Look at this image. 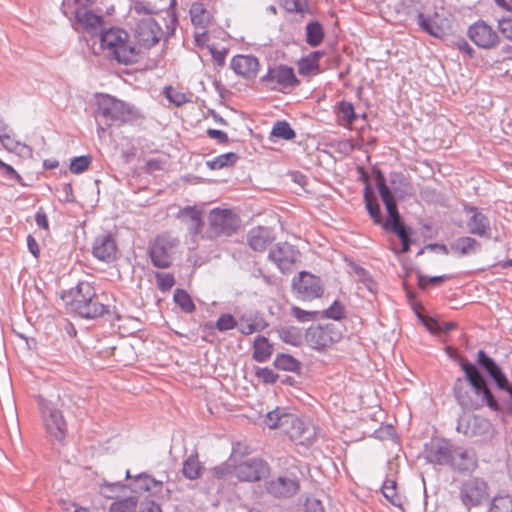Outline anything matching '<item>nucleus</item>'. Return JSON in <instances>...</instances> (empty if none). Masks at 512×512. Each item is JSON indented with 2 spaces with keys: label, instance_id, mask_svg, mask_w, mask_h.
<instances>
[{
  "label": "nucleus",
  "instance_id": "nucleus-1",
  "mask_svg": "<svg viewBox=\"0 0 512 512\" xmlns=\"http://www.w3.org/2000/svg\"><path fill=\"white\" fill-rule=\"evenodd\" d=\"M101 48L122 64L137 62L139 52L129 34L121 28L111 27L100 35Z\"/></svg>",
  "mask_w": 512,
  "mask_h": 512
},
{
  "label": "nucleus",
  "instance_id": "nucleus-2",
  "mask_svg": "<svg viewBox=\"0 0 512 512\" xmlns=\"http://www.w3.org/2000/svg\"><path fill=\"white\" fill-rule=\"evenodd\" d=\"M71 296L72 299L68 303L70 309L83 318H96L107 311V306L100 301L90 282H79Z\"/></svg>",
  "mask_w": 512,
  "mask_h": 512
},
{
  "label": "nucleus",
  "instance_id": "nucleus-3",
  "mask_svg": "<svg viewBox=\"0 0 512 512\" xmlns=\"http://www.w3.org/2000/svg\"><path fill=\"white\" fill-rule=\"evenodd\" d=\"M377 188L388 213V219L383 226L385 229H391L399 237L402 243L401 251L406 253L410 249L408 230L401 222L394 196L382 176L377 179Z\"/></svg>",
  "mask_w": 512,
  "mask_h": 512
},
{
  "label": "nucleus",
  "instance_id": "nucleus-4",
  "mask_svg": "<svg viewBox=\"0 0 512 512\" xmlns=\"http://www.w3.org/2000/svg\"><path fill=\"white\" fill-rule=\"evenodd\" d=\"M97 116L102 117L107 125H112L133 121L139 117V112L121 100L102 95L98 99Z\"/></svg>",
  "mask_w": 512,
  "mask_h": 512
},
{
  "label": "nucleus",
  "instance_id": "nucleus-5",
  "mask_svg": "<svg viewBox=\"0 0 512 512\" xmlns=\"http://www.w3.org/2000/svg\"><path fill=\"white\" fill-rule=\"evenodd\" d=\"M37 402L46 432L51 438L62 441L67 432V423L62 412L55 403L42 397H39Z\"/></svg>",
  "mask_w": 512,
  "mask_h": 512
},
{
  "label": "nucleus",
  "instance_id": "nucleus-6",
  "mask_svg": "<svg viewBox=\"0 0 512 512\" xmlns=\"http://www.w3.org/2000/svg\"><path fill=\"white\" fill-rule=\"evenodd\" d=\"M459 498L468 510L488 502L490 495L486 481L478 477L464 480L459 488Z\"/></svg>",
  "mask_w": 512,
  "mask_h": 512
},
{
  "label": "nucleus",
  "instance_id": "nucleus-7",
  "mask_svg": "<svg viewBox=\"0 0 512 512\" xmlns=\"http://www.w3.org/2000/svg\"><path fill=\"white\" fill-rule=\"evenodd\" d=\"M209 238L231 236L240 226L238 216L230 209L215 208L208 215Z\"/></svg>",
  "mask_w": 512,
  "mask_h": 512
},
{
  "label": "nucleus",
  "instance_id": "nucleus-8",
  "mask_svg": "<svg viewBox=\"0 0 512 512\" xmlns=\"http://www.w3.org/2000/svg\"><path fill=\"white\" fill-rule=\"evenodd\" d=\"M342 335L335 324L311 326L306 341L315 350H324L340 341Z\"/></svg>",
  "mask_w": 512,
  "mask_h": 512
},
{
  "label": "nucleus",
  "instance_id": "nucleus-9",
  "mask_svg": "<svg viewBox=\"0 0 512 512\" xmlns=\"http://www.w3.org/2000/svg\"><path fill=\"white\" fill-rule=\"evenodd\" d=\"M461 367L465 372L466 378L472 386L475 394L481 397L482 402L485 403L491 410L498 411V402L487 387L483 376L480 374L476 366L468 362H462Z\"/></svg>",
  "mask_w": 512,
  "mask_h": 512
},
{
  "label": "nucleus",
  "instance_id": "nucleus-10",
  "mask_svg": "<svg viewBox=\"0 0 512 512\" xmlns=\"http://www.w3.org/2000/svg\"><path fill=\"white\" fill-rule=\"evenodd\" d=\"M292 289L296 296L304 301H310L322 295L323 289L318 277L302 271L292 280Z\"/></svg>",
  "mask_w": 512,
  "mask_h": 512
},
{
  "label": "nucleus",
  "instance_id": "nucleus-11",
  "mask_svg": "<svg viewBox=\"0 0 512 512\" xmlns=\"http://www.w3.org/2000/svg\"><path fill=\"white\" fill-rule=\"evenodd\" d=\"M176 245L177 240L168 234L156 237L149 248V254L153 265L158 268L169 267L172 261V251Z\"/></svg>",
  "mask_w": 512,
  "mask_h": 512
},
{
  "label": "nucleus",
  "instance_id": "nucleus-12",
  "mask_svg": "<svg viewBox=\"0 0 512 512\" xmlns=\"http://www.w3.org/2000/svg\"><path fill=\"white\" fill-rule=\"evenodd\" d=\"M453 448L454 444L449 440L433 438L425 444L424 457L431 464L449 467Z\"/></svg>",
  "mask_w": 512,
  "mask_h": 512
},
{
  "label": "nucleus",
  "instance_id": "nucleus-13",
  "mask_svg": "<svg viewBox=\"0 0 512 512\" xmlns=\"http://www.w3.org/2000/svg\"><path fill=\"white\" fill-rule=\"evenodd\" d=\"M468 37L476 46L487 50L497 47L500 43L497 31L483 20H479L469 27Z\"/></svg>",
  "mask_w": 512,
  "mask_h": 512
},
{
  "label": "nucleus",
  "instance_id": "nucleus-14",
  "mask_svg": "<svg viewBox=\"0 0 512 512\" xmlns=\"http://www.w3.org/2000/svg\"><path fill=\"white\" fill-rule=\"evenodd\" d=\"M478 363L488 372L499 389L508 392V410L512 413V384L494 360L488 357L482 350L478 352Z\"/></svg>",
  "mask_w": 512,
  "mask_h": 512
},
{
  "label": "nucleus",
  "instance_id": "nucleus-15",
  "mask_svg": "<svg viewBox=\"0 0 512 512\" xmlns=\"http://www.w3.org/2000/svg\"><path fill=\"white\" fill-rule=\"evenodd\" d=\"M162 36V29L152 17H145L135 26V37L140 45L150 48L157 44Z\"/></svg>",
  "mask_w": 512,
  "mask_h": 512
},
{
  "label": "nucleus",
  "instance_id": "nucleus-16",
  "mask_svg": "<svg viewBox=\"0 0 512 512\" xmlns=\"http://www.w3.org/2000/svg\"><path fill=\"white\" fill-rule=\"evenodd\" d=\"M288 419L289 421L287 422V426L283 428V431L289 436V438L298 444H311L315 437L314 427L304 423V421L294 414H291Z\"/></svg>",
  "mask_w": 512,
  "mask_h": 512
},
{
  "label": "nucleus",
  "instance_id": "nucleus-17",
  "mask_svg": "<svg viewBox=\"0 0 512 512\" xmlns=\"http://www.w3.org/2000/svg\"><path fill=\"white\" fill-rule=\"evenodd\" d=\"M298 256L299 251L286 242L278 243L268 254L269 260L283 273L291 270Z\"/></svg>",
  "mask_w": 512,
  "mask_h": 512
},
{
  "label": "nucleus",
  "instance_id": "nucleus-18",
  "mask_svg": "<svg viewBox=\"0 0 512 512\" xmlns=\"http://www.w3.org/2000/svg\"><path fill=\"white\" fill-rule=\"evenodd\" d=\"M267 464L258 458L243 461L235 467L236 477L241 481H259L268 473Z\"/></svg>",
  "mask_w": 512,
  "mask_h": 512
},
{
  "label": "nucleus",
  "instance_id": "nucleus-19",
  "mask_svg": "<svg viewBox=\"0 0 512 512\" xmlns=\"http://www.w3.org/2000/svg\"><path fill=\"white\" fill-rule=\"evenodd\" d=\"M262 81L271 85L273 89L276 88L275 85L288 88L298 83L294 70L284 65L269 68L267 74L262 77Z\"/></svg>",
  "mask_w": 512,
  "mask_h": 512
},
{
  "label": "nucleus",
  "instance_id": "nucleus-20",
  "mask_svg": "<svg viewBox=\"0 0 512 512\" xmlns=\"http://www.w3.org/2000/svg\"><path fill=\"white\" fill-rule=\"evenodd\" d=\"M299 490V481L294 475H283L267 483V491L275 497L288 498Z\"/></svg>",
  "mask_w": 512,
  "mask_h": 512
},
{
  "label": "nucleus",
  "instance_id": "nucleus-21",
  "mask_svg": "<svg viewBox=\"0 0 512 512\" xmlns=\"http://www.w3.org/2000/svg\"><path fill=\"white\" fill-rule=\"evenodd\" d=\"M449 467L459 472L472 471L477 467V457L473 450L454 445Z\"/></svg>",
  "mask_w": 512,
  "mask_h": 512
},
{
  "label": "nucleus",
  "instance_id": "nucleus-22",
  "mask_svg": "<svg viewBox=\"0 0 512 512\" xmlns=\"http://www.w3.org/2000/svg\"><path fill=\"white\" fill-rule=\"evenodd\" d=\"M465 209L467 212L471 213V216L467 221L469 233L483 238H490L491 227L487 216L473 206L466 207Z\"/></svg>",
  "mask_w": 512,
  "mask_h": 512
},
{
  "label": "nucleus",
  "instance_id": "nucleus-23",
  "mask_svg": "<svg viewBox=\"0 0 512 512\" xmlns=\"http://www.w3.org/2000/svg\"><path fill=\"white\" fill-rule=\"evenodd\" d=\"M92 254L101 261H113L117 254L115 239L110 234L98 236L93 243Z\"/></svg>",
  "mask_w": 512,
  "mask_h": 512
},
{
  "label": "nucleus",
  "instance_id": "nucleus-24",
  "mask_svg": "<svg viewBox=\"0 0 512 512\" xmlns=\"http://www.w3.org/2000/svg\"><path fill=\"white\" fill-rule=\"evenodd\" d=\"M419 27L435 38H442L445 35V20L438 12L425 14L419 12L417 15Z\"/></svg>",
  "mask_w": 512,
  "mask_h": 512
},
{
  "label": "nucleus",
  "instance_id": "nucleus-25",
  "mask_svg": "<svg viewBox=\"0 0 512 512\" xmlns=\"http://www.w3.org/2000/svg\"><path fill=\"white\" fill-rule=\"evenodd\" d=\"M231 69L237 74L246 79L255 78L258 69V59L251 55H237L231 60Z\"/></svg>",
  "mask_w": 512,
  "mask_h": 512
},
{
  "label": "nucleus",
  "instance_id": "nucleus-26",
  "mask_svg": "<svg viewBox=\"0 0 512 512\" xmlns=\"http://www.w3.org/2000/svg\"><path fill=\"white\" fill-rule=\"evenodd\" d=\"M275 240V234L268 227L258 226L251 229L247 234V243L249 247L257 252H263L267 246Z\"/></svg>",
  "mask_w": 512,
  "mask_h": 512
},
{
  "label": "nucleus",
  "instance_id": "nucleus-27",
  "mask_svg": "<svg viewBox=\"0 0 512 512\" xmlns=\"http://www.w3.org/2000/svg\"><path fill=\"white\" fill-rule=\"evenodd\" d=\"M489 426V422L485 419L464 415L458 419L456 430L467 437H473L479 434L480 429H487Z\"/></svg>",
  "mask_w": 512,
  "mask_h": 512
},
{
  "label": "nucleus",
  "instance_id": "nucleus-28",
  "mask_svg": "<svg viewBox=\"0 0 512 512\" xmlns=\"http://www.w3.org/2000/svg\"><path fill=\"white\" fill-rule=\"evenodd\" d=\"M163 488V483L161 481L155 480L146 474L138 475L133 483V491L135 493L141 494L142 492H148L152 496H157L161 494Z\"/></svg>",
  "mask_w": 512,
  "mask_h": 512
},
{
  "label": "nucleus",
  "instance_id": "nucleus-29",
  "mask_svg": "<svg viewBox=\"0 0 512 512\" xmlns=\"http://www.w3.org/2000/svg\"><path fill=\"white\" fill-rule=\"evenodd\" d=\"M179 217L187 225L192 235H197L202 229L201 211L194 207H186L179 212Z\"/></svg>",
  "mask_w": 512,
  "mask_h": 512
},
{
  "label": "nucleus",
  "instance_id": "nucleus-30",
  "mask_svg": "<svg viewBox=\"0 0 512 512\" xmlns=\"http://www.w3.org/2000/svg\"><path fill=\"white\" fill-rule=\"evenodd\" d=\"M267 327L265 320L258 315H243L238 320V330L244 335L261 332Z\"/></svg>",
  "mask_w": 512,
  "mask_h": 512
},
{
  "label": "nucleus",
  "instance_id": "nucleus-31",
  "mask_svg": "<svg viewBox=\"0 0 512 512\" xmlns=\"http://www.w3.org/2000/svg\"><path fill=\"white\" fill-rule=\"evenodd\" d=\"M335 114L338 124L345 128H351L357 119L353 104L347 101H341L336 105Z\"/></svg>",
  "mask_w": 512,
  "mask_h": 512
},
{
  "label": "nucleus",
  "instance_id": "nucleus-32",
  "mask_svg": "<svg viewBox=\"0 0 512 512\" xmlns=\"http://www.w3.org/2000/svg\"><path fill=\"white\" fill-rule=\"evenodd\" d=\"M190 17L195 28H207L212 19L210 11L200 2H195L191 5Z\"/></svg>",
  "mask_w": 512,
  "mask_h": 512
},
{
  "label": "nucleus",
  "instance_id": "nucleus-33",
  "mask_svg": "<svg viewBox=\"0 0 512 512\" xmlns=\"http://www.w3.org/2000/svg\"><path fill=\"white\" fill-rule=\"evenodd\" d=\"M480 249V243L474 238L465 236L458 238L451 245V250L459 256H466L477 252Z\"/></svg>",
  "mask_w": 512,
  "mask_h": 512
},
{
  "label": "nucleus",
  "instance_id": "nucleus-34",
  "mask_svg": "<svg viewBox=\"0 0 512 512\" xmlns=\"http://www.w3.org/2000/svg\"><path fill=\"white\" fill-rule=\"evenodd\" d=\"M73 13L77 22L86 30L97 29L102 23V18L90 10L75 9Z\"/></svg>",
  "mask_w": 512,
  "mask_h": 512
},
{
  "label": "nucleus",
  "instance_id": "nucleus-35",
  "mask_svg": "<svg viewBox=\"0 0 512 512\" xmlns=\"http://www.w3.org/2000/svg\"><path fill=\"white\" fill-rule=\"evenodd\" d=\"M290 416L291 413L286 412L285 409L276 408L266 414L264 422L270 429L281 428L283 430V428L287 426Z\"/></svg>",
  "mask_w": 512,
  "mask_h": 512
},
{
  "label": "nucleus",
  "instance_id": "nucleus-36",
  "mask_svg": "<svg viewBox=\"0 0 512 512\" xmlns=\"http://www.w3.org/2000/svg\"><path fill=\"white\" fill-rule=\"evenodd\" d=\"M253 348V358L257 362L267 361L272 354V347L267 338L263 336L256 337Z\"/></svg>",
  "mask_w": 512,
  "mask_h": 512
},
{
  "label": "nucleus",
  "instance_id": "nucleus-37",
  "mask_svg": "<svg viewBox=\"0 0 512 512\" xmlns=\"http://www.w3.org/2000/svg\"><path fill=\"white\" fill-rule=\"evenodd\" d=\"M202 465L197 455H190L183 463V475L190 480H195L200 477L202 472Z\"/></svg>",
  "mask_w": 512,
  "mask_h": 512
},
{
  "label": "nucleus",
  "instance_id": "nucleus-38",
  "mask_svg": "<svg viewBox=\"0 0 512 512\" xmlns=\"http://www.w3.org/2000/svg\"><path fill=\"white\" fill-rule=\"evenodd\" d=\"M324 38V30L319 22H309L306 25V42L311 47H317Z\"/></svg>",
  "mask_w": 512,
  "mask_h": 512
},
{
  "label": "nucleus",
  "instance_id": "nucleus-39",
  "mask_svg": "<svg viewBox=\"0 0 512 512\" xmlns=\"http://www.w3.org/2000/svg\"><path fill=\"white\" fill-rule=\"evenodd\" d=\"M237 160H238V155L233 152H229V153L218 155V156L214 157L213 159L208 160L206 162V165L212 170H219V169H222V168H225V167L235 164Z\"/></svg>",
  "mask_w": 512,
  "mask_h": 512
},
{
  "label": "nucleus",
  "instance_id": "nucleus-40",
  "mask_svg": "<svg viewBox=\"0 0 512 512\" xmlns=\"http://www.w3.org/2000/svg\"><path fill=\"white\" fill-rule=\"evenodd\" d=\"M0 142L3 147L10 152L24 153L30 152V149L27 145L15 140L13 138V131L9 133H5L1 138Z\"/></svg>",
  "mask_w": 512,
  "mask_h": 512
},
{
  "label": "nucleus",
  "instance_id": "nucleus-41",
  "mask_svg": "<svg viewBox=\"0 0 512 512\" xmlns=\"http://www.w3.org/2000/svg\"><path fill=\"white\" fill-rule=\"evenodd\" d=\"M274 366L283 371L295 372L299 369V362L288 354H280L274 360Z\"/></svg>",
  "mask_w": 512,
  "mask_h": 512
},
{
  "label": "nucleus",
  "instance_id": "nucleus-42",
  "mask_svg": "<svg viewBox=\"0 0 512 512\" xmlns=\"http://www.w3.org/2000/svg\"><path fill=\"white\" fill-rule=\"evenodd\" d=\"M382 493L384 497L394 506L401 507L402 499L396 491V482L393 480H386L382 486Z\"/></svg>",
  "mask_w": 512,
  "mask_h": 512
},
{
  "label": "nucleus",
  "instance_id": "nucleus-43",
  "mask_svg": "<svg viewBox=\"0 0 512 512\" xmlns=\"http://www.w3.org/2000/svg\"><path fill=\"white\" fill-rule=\"evenodd\" d=\"M137 498L127 497L111 504L109 512H137Z\"/></svg>",
  "mask_w": 512,
  "mask_h": 512
},
{
  "label": "nucleus",
  "instance_id": "nucleus-44",
  "mask_svg": "<svg viewBox=\"0 0 512 512\" xmlns=\"http://www.w3.org/2000/svg\"><path fill=\"white\" fill-rule=\"evenodd\" d=\"M174 301L177 305H179V307L187 312V313H191L195 310V305L190 297V295L182 290V289H176L175 292H174Z\"/></svg>",
  "mask_w": 512,
  "mask_h": 512
},
{
  "label": "nucleus",
  "instance_id": "nucleus-45",
  "mask_svg": "<svg viewBox=\"0 0 512 512\" xmlns=\"http://www.w3.org/2000/svg\"><path fill=\"white\" fill-rule=\"evenodd\" d=\"M272 135L285 140H290L295 137V132L286 121H278L272 129Z\"/></svg>",
  "mask_w": 512,
  "mask_h": 512
},
{
  "label": "nucleus",
  "instance_id": "nucleus-46",
  "mask_svg": "<svg viewBox=\"0 0 512 512\" xmlns=\"http://www.w3.org/2000/svg\"><path fill=\"white\" fill-rule=\"evenodd\" d=\"M465 383L463 380L458 379L454 385V394L459 404L464 408H474L471 399L464 392Z\"/></svg>",
  "mask_w": 512,
  "mask_h": 512
},
{
  "label": "nucleus",
  "instance_id": "nucleus-47",
  "mask_svg": "<svg viewBox=\"0 0 512 512\" xmlns=\"http://www.w3.org/2000/svg\"><path fill=\"white\" fill-rule=\"evenodd\" d=\"M365 203L366 208L368 210V213L370 214L371 218L374 220L376 224L382 223V217H381V211L378 203L375 199H372V197L369 195L368 192L365 193Z\"/></svg>",
  "mask_w": 512,
  "mask_h": 512
},
{
  "label": "nucleus",
  "instance_id": "nucleus-48",
  "mask_svg": "<svg viewBox=\"0 0 512 512\" xmlns=\"http://www.w3.org/2000/svg\"><path fill=\"white\" fill-rule=\"evenodd\" d=\"M216 329L220 332L238 328V321L231 314H222L216 321Z\"/></svg>",
  "mask_w": 512,
  "mask_h": 512
},
{
  "label": "nucleus",
  "instance_id": "nucleus-49",
  "mask_svg": "<svg viewBox=\"0 0 512 512\" xmlns=\"http://www.w3.org/2000/svg\"><path fill=\"white\" fill-rule=\"evenodd\" d=\"M0 175L8 180H14L20 185L24 186L23 178L20 174L9 164H6L0 159Z\"/></svg>",
  "mask_w": 512,
  "mask_h": 512
},
{
  "label": "nucleus",
  "instance_id": "nucleus-50",
  "mask_svg": "<svg viewBox=\"0 0 512 512\" xmlns=\"http://www.w3.org/2000/svg\"><path fill=\"white\" fill-rule=\"evenodd\" d=\"M91 164L90 156H79L71 160L70 171L74 174H80L86 171Z\"/></svg>",
  "mask_w": 512,
  "mask_h": 512
},
{
  "label": "nucleus",
  "instance_id": "nucleus-51",
  "mask_svg": "<svg viewBox=\"0 0 512 512\" xmlns=\"http://www.w3.org/2000/svg\"><path fill=\"white\" fill-rule=\"evenodd\" d=\"M164 94L171 103L177 106H181L188 102V97L186 96V94L178 91L173 87H166L164 90Z\"/></svg>",
  "mask_w": 512,
  "mask_h": 512
},
{
  "label": "nucleus",
  "instance_id": "nucleus-52",
  "mask_svg": "<svg viewBox=\"0 0 512 512\" xmlns=\"http://www.w3.org/2000/svg\"><path fill=\"white\" fill-rule=\"evenodd\" d=\"M154 11L155 7L147 1H135L131 6V12L138 16L146 15L148 17H151Z\"/></svg>",
  "mask_w": 512,
  "mask_h": 512
},
{
  "label": "nucleus",
  "instance_id": "nucleus-53",
  "mask_svg": "<svg viewBox=\"0 0 512 512\" xmlns=\"http://www.w3.org/2000/svg\"><path fill=\"white\" fill-rule=\"evenodd\" d=\"M417 278H418V285L422 289H425V288H427L428 284L439 285L440 283L449 280L451 277L449 275L428 277V276L422 275L421 273H418Z\"/></svg>",
  "mask_w": 512,
  "mask_h": 512
},
{
  "label": "nucleus",
  "instance_id": "nucleus-54",
  "mask_svg": "<svg viewBox=\"0 0 512 512\" xmlns=\"http://www.w3.org/2000/svg\"><path fill=\"white\" fill-rule=\"evenodd\" d=\"M280 338L289 344L298 345L301 341V336L295 328H283L280 331Z\"/></svg>",
  "mask_w": 512,
  "mask_h": 512
},
{
  "label": "nucleus",
  "instance_id": "nucleus-55",
  "mask_svg": "<svg viewBox=\"0 0 512 512\" xmlns=\"http://www.w3.org/2000/svg\"><path fill=\"white\" fill-rule=\"evenodd\" d=\"M156 280L159 289L162 291L170 290L175 284L174 276L169 273H157Z\"/></svg>",
  "mask_w": 512,
  "mask_h": 512
},
{
  "label": "nucleus",
  "instance_id": "nucleus-56",
  "mask_svg": "<svg viewBox=\"0 0 512 512\" xmlns=\"http://www.w3.org/2000/svg\"><path fill=\"white\" fill-rule=\"evenodd\" d=\"M291 314L299 321V322H309L314 319L317 315V312H311L303 310L299 307L293 306L291 308Z\"/></svg>",
  "mask_w": 512,
  "mask_h": 512
},
{
  "label": "nucleus",
  "instance_id": "nucleus-57",
  "mask_svg": "<svg viewBox=\"0 0 512 512\" xmlns=\"http://www.w3.org/2000/svg\"><path fill=\"white\" fill-rule=\"evenodd\" d=\"M498 29L506 39L512 41V17L499 19Z\"/></svg>",
  "mask_w": 512,
  "mask_h": 512
},
{
  "label": "nucleus",
  "instance_id": "nucleus-58",
  "mask_svg": "<svg viewBox=\"0 0 512 512\" xmlns=\"http://www.w3.org/2000/svg\"><path fill=\"white\" fill-rule=\"evenodd\" d=\"M491 512H512V501L508 498L495 499Z\"/></svg>",
  "mask_w": 512,
  "mask_h": 512
},
{
  "label": "nucleus",
  "instance_id": "nucleus-59",
  "mask_svg": "<svg viewBox=\"0 0 512 512\" xmlns=\"http://www.w3.org/2000/svg\"><path fill=\"white\" fill-rule=\"evenodd\" d=\"M257 377L264 383L273 384L277 381L278 375L270 368H260L256 372Z\"/></svg>",
  "mask_w": 512,
  "mask_h": 512
},
{
  "label": "nucleus",
  "instance_id": "nucleus-60",
  "mask_svg": "<svg viewBox=\"0 0 512 512\" xmlns=\"http://www.w3.org/2000/svg\"><path fill=\"white\" fill-rule=\"evenodd\" d=\"M194 39L199 47H210L207 28H195Z\"/></svg>",
  "mask_w": 512,
  "mask_h": 512
},
{
  "label": "nucleus",
  "instance_id": "nucleus-61",
  "mask_svg": "<svg viewBox=\"0 0 512 512\" xmlns=\"http://www.w3.org/2000/svg\"><path fill=\"white\" fill-rule=\"evenodd\" d=\"M325 316L334 320H339L344 316V309L341 304L334 302L326 311Z\"/></svg>",
  "mask_w": 512,
  "mask_h": 512
},
{
  "label": "nucleus",
  "instance_id": "nucleus-62",
  "mask_svg": "<svg viewBox=\"0 0 512 512\" xmlns=\"http://www.w3.org/2000/svg\"><path fill=\"white\" fill-rule=\"evenodd\" d=\"M165 162L160 158H151L147 160L145 169L149 173H153L164 168Z\"/></svg>",
  "mask_w": 512,
  "mask_h": 512
},
{
  "label": "nucleus",
  "instance_id": "nucleus-63",
  "mask_svg": "<svg viewBox=\"0 0 512 512\" xmlns=\"http://www.w3.org/2000/svg\"><path fill=\"white\" fill-rule=\"evenodd\" d=\"M123 488L120 483L103 484L100 488L101 494L107 498H114L113 492Z\"/></svg>",
  "mask_w": 512,
  "mask_h": 512
},
{
  "label": "nucleus",
  "instance_id": "nucleus-64",
  "mask_svg": "<svg viewBox=\"0 0 512 512\" xmlns=\"http://www.w3.org/2000/svg\"><path fill=\"white\" fill-rule=\"evenodd\" d=\"M35 222L38 227L48 230L49 229V222L48 217L43 209H39L35 214Z\"/></svg>",
  "mask_w": 512,
  "mask_h": 512
}]
</instances>
